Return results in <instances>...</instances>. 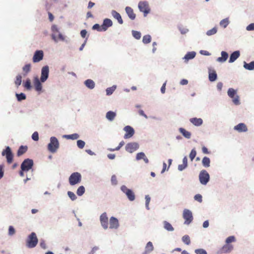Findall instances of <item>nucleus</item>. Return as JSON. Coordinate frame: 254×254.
<instances>
[{
  "mask_svg": "<svg viewBox=\"0 0 254 254\" xmlns=\"http://www.w3.org/2000/svg\"><path fill=\"white\" fill-rule=\"evenodd\" d=\"M60 147L59 142L58 139L52 136L50 138V142L48 145V150L51 153H55Z\"/></svg>",
  "mask_w": 254,
  "mask_h": 254,
  "instance_id": "obj_1",
  "label": "nucleus"
},
{
  "mask_svg": "<svg viewBox=\"0 0 254 254\" xmlns=\"http://www.w3.org/2000/svg\"><path fill=\"white\" fill-rule=\"evenodd\" d=\"M38 242L36 234L34 232L31 233L26 240V246L28 248H33L36 246Z\"/></svg>",
  "mask_w": 254,
  "mask_h": 254,
  "instance_id": "obj_2",
  "label": "nucleus"
},
{
  "mask_svg": "<svg viewBox=\"0 0 254 254\" xmlns=\"http://www.w3.org/2000/svg\"><path fill=\"white\" fill-rule=\"evenodd\" d=\"M52 31L53 32L52 38L55 42H58L59 40L62 41L64 40V36L59 33V29L56 25H54L52 26Z\"/></svg>",
  "mask_w": 254,
  "mask_h": 254,
  "instance_id": "obj_3",
  "label": "nucleus"
},
{
  "mask_svg": "<svg viewBox=\"0 0 254 254\" xmlns=\"http://www.w3.org/2000/svg\"><path fill=\"white\" fill-rule=\"evenodd\" d=\"M81 176L80 173L75 172L72 173L69 178V182L70 185H75L81 182Z\"/></svg>",
  "mask_w": 254,
  "mask_h": 254,
  "instance_id": "obj_4",
  "label": "nucleus"
},
{
  "mask_svg": "<svg viewBox=\"0 0 254 254\" xmlns=\"http://www.w3.org/2000/svg\"><path fill=\"white\" fill-rule=\"evenodd\" d=\"M138 8L140 11L143 12L144 16L150 12V9L147 1H140L138 3Z\"/></svg>",
  "mask_w": 254,
  "mask_h": 254,
  "instance_id": "obj_5",
  "label": "nucleus"
},
{
  "mask_svg": "<svg viewBox=\"0 0 254 254\" xmlns=\"http://www.w3.org/2000/svg\"><path fill=\"white\" fill-rule=\"evenodd\" d=\"M1 154L2 156H5L8 164H11L12 162L13 155L9 146H7L5 149L2 151Z\"/></svg>",
  "mask_w": 254,
  "mask_h": 254,
  "instance_id": "obj_6",
  "label": "nucleus"
},
{
  "mask_svg": "<svg viewBox=\"0 0 254 254\" xmlns=\"http://www.w3.org/2000/svg\"><path fill=\"white\" fill-rule=\"evenodd\" d=\"M121 190L126 194L130 201H133L135 199V195L131 190L128 189L126 186H122L121 188Z\"/></svg>",
  "mask_w": 254,
  "mask_h": 254,
  "instance_id": "obj_7",
  "label": "nucleus"
},
{
  "mask_svg": "<svg viewBox=\"0 0 254 254\" xmlns=\"http://www.w3.org/2000/svg\"><path fill=\"white\" fill-rule=\"evenodd\" d=\"M183 216L185 220L184 223L187 225L190 224L193 220V216L191 212L187 209H184Z\"/></svg>",
  "mask_w": 254,
  "mask_h": 254,
  "instance_id": "obj_8",
  "label": "nucleus"
},
{
  "mask_svg": "<svg viewBox=\"0 0 254 254\" xmlns=\"http://www.w3.org/2000/svg\"><path fill=\"white\" fill-rule=\"evenodd\" d=\"M33 166V161L32 159H25L21 165V169L23 171H28L32 169Z\"/></svg>",
  "mask_w": 254,
  "mask_h": 254,
  "instance_id": "obj_9",
  "label": "nucleus"
},
{
  "mask_svg": "<svg viewBox=\"0 0 254 254\" xmlns=\"http://www.w3.org/2000/svg\"><path fill=\"white\" fill-rule=\"evenodd\" d=\"M228 96L233 99L235 105L240 104L239 97L236 94V91L233 88H229L228 90Z\"/></svg>",
  "mask_w": 254,
  "mask_h": 254,
  "instance_id": "obj_10",
  "label": "nucleus"
},
{
  "mask_svg": "<svg viewBox=\"0 0 254 254\" xmlns=\"http://www.w3.org/2000/svg\"><path fill=\"white\" fill-rule=\"evenodd\" d=\"M200 182L202 185H206L209 180V175L205 170H202L199 175Z\"/></svg>",
  "mask_w": 254,
  "mask_h": 254,
  "instance_id": "obj_11",
  "label": "nucleus"
},
{
  "mask_svg": "<svg viewBox=\"0 0 254 254\" xmlns=\"http://www.w3.org/2000/svg\"><path fill=\"white\" fill-rule=\"evenodd\" d=\"M233 249V246L230 244H226L224 245L218 252V254H222L228 253L232 251Z\"/></svg>",
  "mask_w": 254,
  "mask_h": 254,
  "instance_id": "obj_12",
  "label": "nucleus"
},
{
  "mask_svg": "<svg viewBox=\"0 0 254 254\" xmlns=\"http://www.w3.org/2000/svg\"><path fill=\"white\" fill-rule=\"evenodd\" d=\"M124 130L126 131L124 135V138L127 139L131 137L134 134V129L130 126H126Z\"/></svg>",
  "mask_w": 254,
  "mask_h": 254,
  "instance_id": "obj_13",
  "label": "nucleus"
},
{
  "mask_svg": "<svg viewBox=\"0 0 254 254\" xmlns=\"http://www.w3.org/2000/svg\"><path fill=\"white\" fill-rule=\"evenodd\" d=\"M101 225L105 229L108 227V218L106 212L102 213L100 217Z\"/></svg>",
  "mask_w": 254,
  "mask_h": 254,
  "instance_id": "obj_14",
  "label": "nucleus"
},
{
  "mask_svg": "<svg viewBox=\"0 0 254 254\" xmlns=\"http://www.w3.org/2000/svg\"><path fill=\"white\" fill-rule=\"evenodd\" d=\"M139 147V145L137 143L131 142L127 143L126 146V150L127 151L132 153L136 150Z\"/></svg>",
  "mask_w": 254,
  "mask_h": 254,
  "instance_id": "obj_15",
  "label": "nucleus"
},
{
  "mask_svg": "<svg viewBox=\"0 0 254 254\" xmlns=\"http://www.w3.org/2000/svg\"><path fill=\"white\" fill-rule=\"evenodd\" d=\"M49 69L47 65H46L42 68L41 81L43 82H45L48 78L49 76Z\"/></svg>",
  "mask_w": 254,
  "mask_h": 254,
  "instance_id": "obj_16",
  "label": "nucleus"
},
{
  "mask_svg": "<svg viewBox=\"0 0 254 254\" xmlns=\"http://www.w3.org/2000/svg\"><path fill=\"white\" fill-rule=\"evenodd\" d=\"M44 56L43 52L41 50L36 51L33 57V62L37 63L41 61Z\"/></svg>",
  "mask_w": 254,
  "mask_h": 254,
  "instance_id": "obj_17",
  "label": "nucleus"
},
{
  "mask_svg": "<svg viewBox=\"0 0 254 254\" xmlns=\"http://www.w3.org/2000/svg\"><path fill=\"white\" fill-rule=\"evenodd\" d=\"M113 22L112 20L109 18H106L104 20L103 23L102 24V28L104 31L107 30V29L112 26Z\"/></svg>",
  "mask_w": 254,
  "mask_h": 254,
  "instance_id": "obj_18",
  "label": "nucleus"
},
{
  "mask_svg": "<svg viewBox=\"0 0 254 254\" xmlns=\"http://www.w3.org/2000/svg\"><path fill=\"white\" fill-rule=\"evenodd\" d=\"M234 129L237 130L238 132H246L248 130V128L246 125L244 123H240L237 126L234 127Z\"/></svg>",
  "mask_w": 254,
  "mask_h": 254,
  "instance_id": "obj_19",
  "label": "nucleus"
},
{
  "mask_svg": "<svg viewBox=\"0 0 254 254\" xmlns=\"http://www.w3.org/2000/svg\"><path fill=\"white\" fill-rule=\"evenodd\" d=\"M119 227V221L114 217H111L110 219V228L117 229Z\"/></svg>",
  "mask_w": 254,
  "mask_h": 254,
  "instance_id": "obj_20",
  "label": "nucleus"
},
{
  "mask_svg": "<svg viewBox=\"0 0 254 254\" xmlns=\"http://www.w3.org/2000/svg\"><path fill=\"white\" fill-rule=\"evenodd\" d=\"M33 82L35 90L37 91H41L42 88V84L37 77L34 78Z\"/></svg>",
  "mask_w": 254,
  "mask_h": 254,
  "instance_id": "obj_21",
  "label": "nucleus"
},
{
  "mask_svg": "<svg viewBox=\"0 0 254 254\" xmlns=\"http://www.w3.org/2000/svg\"><path fill=\"white\" fill-rule=\"evenodd\" d=\"M126 11L128 17L131 19L134 20L135 18L136 15L134 13L133 9L130 7L127 6L126 7Z\"/></svg>",
  "mask_w": 254,
  "mask_h": 254,
  "instance_id": "obj_22",
  "label": "nucleus"
},
{
  "mask_svg": "<svg viewBox=\"0 0 254 254\" xmlns=\"http://www.w3.org/2000/svg\"><path fill=\"white\" fill-rule=\"evenodd\" d=\"M111 14L114 17V18H115L118 20V22L120 24H122L123 23V20L119 12H118L116 10H113L111 12Z\"/></svg>",
  "mask_w": 254,
  "mask_h": 254,
  "instance_id": "obj_23",
  "label": "nucleus"
},
{
  "mask_svg": "<svg viewBox=\"0 0 254 254\" xmlns=\"http://www.w3.org/2000/svg\"><path fill=\"white\" fill-rule=\"evenodd\" d=\"M190 121L195 126H200L202 124L203 121L201 118H192L190 119Z\"/></svg>",
  "mask_w": 254,
  "mask_h": 254,
  "instance_id": "obj_24",
  "label": "nucleus"
},
{
  "mask_svg": "<svg viewBox=\"0 0 254 254\" xmlns=\"http://www.w3.org/2000/svg\"><path fill=\"white\" fill-rule=\"evenodd\" d=\"M240 54L239 51L234 52L231 55L229 61V63H233L235 62L239 57Z\"/></svg>",
  "mask_w": 254,
  "mask_h": 254,
  "instance_id": "obj_25",
  "label": "nucleus"
},
{
  "mask_svg": "<svg viewBox=\"0 0 254 254\" xmlns=\"http://www.w3.org/2000/svg\"><path fill=\"white\" fill-rule=\"evenodd\" d=\"M154 247L152 243L151 242H149L147 243L145 247V251L143 254H147L150 253L153 250Z\"/></svg>",
  "mask_w": 254,
  "mask_h": 254,
  "instance_id": "obj_26",
  "label": "nucleus"
},
{
  "mask_svg": "<svg viewBox=\"0 0 254 254\" xmlns=\"http://www.w3.org/2000/svg\"><path fill=\"white\" fill-rule=\"evenodd\" d=\"M228 54H227V53L225 51H222L221 52V57H219L217 59V61L219 62L223 63V62H225L227 60V59H228Z\"/></svg>",
  "mask_w": 254,
  "mask_h": 254,
  "instance_id": "obj_27",
  "label": "nucleus"
},
{
  "mask_svg": "<svg viewBox=\"0 0 254 254\" xmlns=\"http://www.w3.org/2000/svg\"><path fill=\"white\" fill-rule=\"evenodd\" d=\"M179 131L183 134V135L186 138L189 139L191 137V133L185 128L180 127L179 128Z\"/></svg>",
  "mask_w": 254,
  "mask_h": 254,
  "instance_id": "obj_28",
  "label": "nucleus"
},
{
  "mask_svg": "<svg viewBox=\"0 0 254 254\" xmlns=\"http://www.w3.org/2000/svg\"><path fill=\"white\" fill-rule=\"evenodd\" d=\"M27 149H28V148H27V146L21 145V146H20V147L19 148V149L17 151V156H20L22 155H23L24 153H25L27 151Z\"/></svg>",
  "mask_w": 254,
  "mask_h": 254,
  "instance_id": "obj_29",
  "label": "nucleus"
},
{
  "mask_svg": "<svg viewBox=\"0 0 254 254\" xmlns=\"http://www.w3.org/2000/svg\"><path fill=\"white\" fill-rule=\"evenodd\" d=\"M116 116V114L115 112L109 111L106 113V117L108 120L112 121L115 118Z\"/></svg>",
  "mask_w": 254,
  "mask_h": 254,
  "instance_id": "obj_30",
  "label": "nucleus"
},
{
  "mask_svg": "<svg viewBox=\"0 0 254 254\" xmlns=\"http://www.w3.org/2000/svg\"><path fill=\"white\" fill-rule=\"evenodd\" d=\"M217 78V74L214 70L209 71V79L210 81H214Z\"/></svg>",
  "mask_w": 254,
  "mask_h": 254,
  "instance_id": "obj_31",
  "label": "nucleus"
},
{
  "mask_svg": "<svg viewBox=\"0 0 254 254\" xmlns=\"http://www.w3.org/2000/svg\"><path fill=\"white\" fill-rule=\"evenodd\" d=\"M85 85L89 89H93L95 86L94 82L91 79H87L84 82Z\"/></svg>",
  "mask_w": 254,
  "mask_h": 254,
  "instance_id": "obj_32",
  "label": "nucleus"
},
{
  "mask_svg": "<svg viewBox=\"0 0 254 254\" xmlns=\"http://www.w3.org/2000/svg\"><path fill=\"white\" fill-rule=\"evenodd\" d=\"M244 67L250 70H254V62H251L249 64H247L246 62H244Z\"/></svg>",
  "mask_w": 254,
  "mask_h": 254,
  "instance_id": "obj_33",
  "label": "nucleus"
},
{
  "mask_svg": "<svg viewBox=\"0 0 254 254\" xmlns=\"http://www.w3.org/2000/svg\"><path fill=\"white\" fill-rule=\"evenodd\" d=\"M164 228L168 231H173L174 228L172 225L168 222L165 221L163 222Z\"/></svg>",
  "mask_w": 254,
  "mask_h": 254,
  "instance_id": "obj_34",
  "label": "nucleus"
},
{
  "mask_svg": "<svg viewBox=\"0 0 254 254\" xmlns=\"http://www.w3.org/2000/svg\"><path fill=\"white\" fill-rule=\"evenodd\" d=\"M79 137V135L77 133H73L72 134H69V135H64V137L67 139H72V140H75L78 138Z\"/></svg>",
  "mask_w": 254,
  "mask_h": 254,
  "instance_id": "obj_35",
  "label": "nucleus"
},
{
  "mask_svg": "<svg viewBox=\"0 0 254 254\" xmlns=\"http://www.w3.org/2000/svg\"><path fill=\"white\" fill-rule=\"evenodd\" d=\"M210 159L207 157H204L203 158L202 160V164L205 167H208L210 166Z\"/></svg>",
  "mask_w": 254,
  "mask_h": 254,
  "instance_id": "obj_36",
  "label": "nucleus"
},
{
  "mask_svg": "<svg viewBox=\"0 0 254 254\" xmlns=\"http://www.w3.org/2000/svg\"><path fill=\"white\" fill-rule=\"evenodd\" d=\"M195 56V53L194 52H188L185 56L184 59L188 61L192 59Z\"/></svg>",
  "mask_w": 254,
  "mask_h": 254,
  "instance_id": "obj_37",
  "label": "nucleus"
},
{
  "mask_svg": "<svg viewBox=\"0 0 254 254\" xmlns=\"http://www.w3.org/2000/svg\"><path fill=\"white\" fill-rule=\"evenodd\" d=\"M229 19L228 18H225L223 20H222L220 22V25L223 27V28H226L228 25L229 24Z\"/></svg>",
  "mask_w": 254,
  "mask_h": 254,
  "instance_id": "obj_38",
  "label": "nucleus"
},
{
  "mask_svg": "<svg viewBox=\"0 0 254 254\" xmlns=\"http://www.w3.org/2000/svg\"><path fill=\"white\" fill-rule=\"evenodd\" d=\"M182 241L184 243L187 245H189L190 244V239L189 235H185L182 237Z\"/></svg>",
  "mask_w": 254,
  "mask_h": 254,
  "instance_id": "obj_39",
  "label": "nucleus"
},
{
  "mask_svg": "<svg viewBox=\"0 0 254 254\" xmlns=\"http://www.w3.org/2000/svg\"><path fill=\"white\" fill-rule=\"evenodd\" d=\"M151 37L149 35H146L143 37L142 42L144 44H148L151 42Z\"/></svg>",
  "mask_w": 254,
  "mask_h": 254,
  "instance_id": "obj_40",
  "label": "nucleus"
},
{
  "mask_svg": "<svg viewBox=\"0 0 254 254\" xmlns=\"http://www.w3.org/2000/svg\"><path fill=\"white\" fill-rule=\"evenodd\" d=\"M22 81V76L21 75H17L16 77V79L15 80V84L16 85L17 87H18L21 83Z\"/></svg>",
  "mask_w": 254,
  "mask_h": 254,
  "instance_id": "obj_41",
  "label": "nucleus"
},
{
  "mask_svg": "<svg viewBox=\"0 0 254 254\" xmlns=\"http://www.w3.org/2000/svg\"><path fill=\"white\" fill-rule=\"evenodd\" d=\"M85 192V188L83 186H80L76 191V193L78 196H81Z\"/></svg>",
  "mask_w": 254,
  "mask_h": 254,
  "instance_id": "obj_42",
  "label": "nucleus"
},
{
  "mask_svg": "<svg viewBox=\"0 0 254 254\" xmlns=\"http://www.w3.org/2000/svg\"><path fill=\"white\" fill-rule=\"evenodd\" d=\"M217 31V28L214 27L212 29H211L209 30H208L206 32V34L208 36H211V35H214L215 33H216Z\"/></svg>",
  "mask_w": 254,
  "mask_h": 254,
  "instance_id": "obj_43",
  "label": "nucleus"
},
{
  "mask_svg": "<svg viewBox=\"0 0 254 254\" xmlns=\"http://www.w3.org/2000/svg\"><path fill=\"white\" fill-rule=\"evenodd\" d=\"M17 100L20 101L22 100H24L26 99V96L24 93H21L20 94H16Z\"/></svg>",
  "mask_w": 254,
  "mask_h": 254,
  "instance_id": "obj_44",
  "label": "nucleus"
},
{
  "mask_svg": "<svg viewBox=\"0 0 254 254\" xmlns=\"http://www.w3.org/2000/svg\"><path fill=\"white\" fill-rule=\"evenodd\" d=\"M116 87L115 86H113L111 87L108 88L106 89L107 95H111L113 93V92L115 91V90L116 89Z\"/></svg>",
  "mask_w": 254,
  "mask_h": 254,
  "instance_id": "obj_45",
  "label": "nucleus"
},
{
  "mask_svg": "<svg viewBox=\"0 0 254 254\" xmlns=\"http://www.w3.org/2000/svg\"><path fill=\"white\" fill-rule=\"evenodd\" d=\"M196 150H195V149H192L191 150V152L190 154V160L191 161H193V160L194 159V158H195V157L196 156Z\"/></svg>",
  "mask_w": 254,
  "mask_h": 254,
  "instance_id": "obj_46",
  "label": "nucleus"
},
{
  "mask_svg": "<svg viewBox=\"0 0 254 254\" xmlns=\"http://www.w3.org/2000/svg\"><path fill=\"white\" fill-rule=\"evenodd\" d=\"M24 86L25 88H26L27 89H30L31 88V81L30 79H27L25 82L24 83Z\"/></svg>",
  "mask_w": 254,
  "mask_h": 254,
  "instance_id": "obj_47",
  "label": "nucleus"
},
{
  "mask_svg": "<svg viewBox=\"0 0 254 254\" xmlns=\"http://www.w3.org/2000/svg\"><path fill=\"white\" fill-rule=\"evenodd\" d=\"M133 36L136 39H139L141 38V33L136 31H132Z\"/></svg>",
  "mask_w": 254,
  "mask_h": 254,
  "instance_id": "obj_48",
  "label": "nucleus"
},
{
  "mask_svg": "<svg viewBox=\"0 0 254 254\" xmlns=\"http://www.w3.org/2000/svg\"><path fill=\"white\" fill-rule=\"evenodd\" d=\"M31 69V64H27L25 65L23 67V70L24 72H25L26 74L28 73Z\"/></svg>",
  "mask_w": 254,
  "mask_h": 254,
  "instance_id": "obj_49",
  "label": "nucleus"
},
{
  "mask_svg": "<svg viewBox=\"0 0 254 254\" xmlns=\"http://www.w3.org/2000/svg\"><path fill=\"white\" fill-rule=\"evenodd\" d=\"M92 29L96 30L98 31H104L102 28V25H100L98 24H94L92 27Z\"/></svg>",
  "mask_w": 254,
  "mask_h": 254,
  "instance_id": "obj_50",
  "label": "nucleus"
},
{
  "mask_svg": "<svg viewBox=\"0 0 254 254\" xmlns=\"http://www.w3.org/2000/svg\"><path fill=\"white\" fill-rule=\"evenodd\" d=\"M236 241L235 237L233 236L228 237L226 240V244H230L232 242H234Z\"/></svg>",
  "mask_w": 254,
  "mask_h": 254,
  "instance_id": "obj_51",
  "label": "nucleus"
},
{
  "mask_svg": "<svg viewBox=\"0 0 254 254\" xmlns=\"http://www.w3.org/2000/svg\"><path fill=\"white\" fill-rule=\"evenodd\" d=\"M85 144V142L82 140H78L77 141V145L80 149H82L84 147Z\"/></svg>",
  "mask_w": 254,
  "mask_h": 254,
  "instance_id": "obj_52",
  "label": "nucleus"
},
{
  "mask_svg": "<svg viewBox=\"0 0 254 254\" xmlns=\"http://www.w3.org/2000/svg\"><path fill=\"white\" fill-rule=\"evenodd\" d=\"M145 155L143 152L138 153L136 156V159L137 160L143 159L145 157Z\"/></svg>",
  "mask_w": 254,
  "mask_h": 254,
  "instance_id": "obj_53",
  "label": "nucleus"
},
{
  "mask_svg": "<svg viewBox=\"0 0 254 254\" xmlns=\"http://www.w3.org/2000/svg\"><path fill=\"white\" fill-rule=\"evenodd\" d=\"M67 194L72 200H74L77 198L75 194L72 191H68Z\"/></svg>",
  "mask_w": 254,
  "mask_h": 254,
  "instance_id": "obj_54",
  "label": "nucleus"
},
{
  "mask_svg": "<svg viewBox=\"0 0 254 254\" xmlns=\"http://www.w3.org/2000/svg\"><path fill=\"white\" fill-rule=\"evenodd\" d=\"M150 201V197L149 195L145 196V206L146 208L148 210L149 209V204Z\"/></svg>",
  "mask_w": 254,
  "mask_h": 254,
  "instance_id": "obj_55",
  "label": "nucleus"
},
{
  "mask_svg": "<svg viewBox=\"0 0 254 254\" xmlns=\"http://www.w3.org/2000/svg\"><path fill=\"white\" fill-rule=\"evenodd\" d=\"M194 252L196 254H207L206 251L202 249H196Z\"/></svg>",
  "mask_w": 254,
  "mask_h": 254,
  "instance_id": "obj_56",
  "label": "nucleus"
},
{
  "mask_svg": "<svg viewBox=\"0 0 254 254\" xmlns=\"http://www.w3.org/2000/svg\"><path fill=\"white\" fill-rule=\"evenodd\" d=\"M32 138L35 141H38L39 140V134L38 132H34L32 135Z\"/></svg>",
  "mask_w": 254,
  "mask_h": 254,
  "instance_id": "obj_57",
  "label": "nucleus"
},
{
  "mask_svg": "<svg viewBox=\"0 0 254 254\" xmlns=\"http://www.w3.org/2000/svg\"><path fill=\"white\" fill-rule=\"evenodd\" d=\"M194 198L195 200L199 202H201L202 201V196L199 194H196Z\"/></svg>",
  "mask_w": 254,
  "mask_h": 254,
  "instance_id": "obj_58",
  "label": "nucleus"
},
{
  "mask_svg": "<svg viewBox=\"0 0 254 254\" xmlns=\"http://www.w3.org/2000/svg\"><path fill=\"white\" fill-rule=\"evenodd\" d=\"M40 246L43 249L45 250L47 249L46 244L44 240H40Z\"/></svg>",
  "mask_w": 254,
  "mask_h": 254,
  "instance_id": "obj_59",
  "label": "nucleus"
},
{
  "mask_svg": "<svg viewBox=\"0 0 254 254\" xmlns=\"http://www.w3.org/2000/svg\"><path fill=\"white\" fill-rule=\"evenodd\" d=\"M125 144V142L124 141H121L118 147H117L115 149H111V151H115L119 150Z\"/></svg>",
  "mask_w": 254,
  "mask_h": 254,
  "instance_id": "obj_60",
  "label": "nucleus"
},
{
  "mask_svg": "<svg viewBox=\"0 0 254 254\" xmlns=\"http://www.w3.org/2000/svg\"><path fill=\"white\" fill-rule=\"evenodd\" d=\"M15 231V230L14 229V228L11 226H10L9 227V229H8V234L9 235H13V234H14Z\"/></svg>",
  "mask_w": 254,
  "mask_h": 254,
  "instance_id": "obj_61",
  "label": "nucleus"
},
{
  "mask_svg": "<svg viewBox=\"0 0 254 254\" xmlns=\"http://www.w3.org/2000/svg\"><path fill=\"white\" fill-rule=\"evenodd\" d=\"M111 182H112V184L114 185H116L117 184L118 181L117 180L116 176L115 175H113L112 176Z\"/></svg>",
  "mask_w": 254,
  "mask_h": 254,
  "instance_id": "obj_62",
  "label": "nucleus"
},
{
  "mask_svg": "<svg viewBox=\"0 0 254 254\" xmlns=\"http://www.w3.org/2000/svg\"><path fill=\"white\" fill-rule=\"evenodd\" d=\"M246 29L248 31L254 30V23H251L248 25L246 27Z\"/></svg>",
  "mask_w": 254,
  "mask_h": 254,
  "instance_id": "obj_63",
  "label": "nucleus"
},
{
  "mask_svg": "<svg viewBox=\"0 0 254 254\" xmlns=\"http://www.w3.org/2000/svg\"><path fill=\"white\" fill-rule=\"evenodd\" d=\"M87 31L86 30L84 29V30H82L80 32V35H81V36L82 37V38H85V36H86L87 35Z\"/></svg>",
  "mask_w": 254,
  "mask_h": 254,
  "instance_id": "obj_64",
  "label": "nucleus"
}]
</instances>
